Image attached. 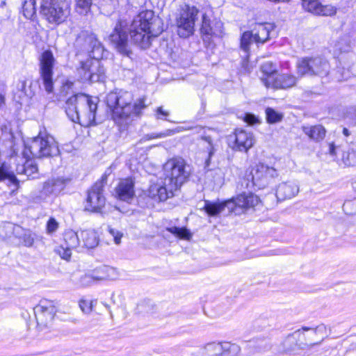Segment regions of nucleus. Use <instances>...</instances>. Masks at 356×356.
I'll return each mask as SVG.
<instances>
[{"mask_svg": "<svg viewBox=\"0 0 356 356\" xmlns=\"http://www.w3.org/2000/svg\"><path fill=\"white\" fill-rule=\"evenodd\" d=\"M74 49L76 56L86 55L88 58L80 62L77 72L83 82H98L104 79L105 70L100 59L103 57L104 47L96 35L88 31H81L76 37Z\"/></svg>", "mask_w": 356, "mask_h": 356, "instance_id": "nucleus-1", "label": "nucleus"}, {"mask_svg": "<svg viewBox=\"0 0 356 356\" xmlns=\"http://www.w3.org/2000/svg\"><path fill=\"white\" fill-rule=\"evenodd\" d=\"M132 100L131 92L122 90L111 92L106 96V102L112 112V118L121 130L127 129L147 107L145 97L137 99L134 104Z\"/></svg>", "mask_w": 356, "mask_h": 356, "instance_id": "nucleus-2", "label": "nucleus"}, {"mask_svg": "<svg viewBox=\"0 0 356 356\" xmlns=\"http://www.w3.org/2000/svg\"><path fill=\"white\" fill-rule=\"evenodd\" d=\"M191 167L180 157L172 158L163 165L164 177L159 184L150 188L152 197H157L159 201H165L174 196L181 186L188 179Z\"/></svg>", "mask_w": 356, "mask_h": 356, "instance_id": "nucleus-3", "label": "nucleus"}, {"mask_svg": "<svg viewBox=\"0 0 356 356\" xmlns=\"http://www.w3.org/2000/svg\"><path fill=\"white\" fill-rule=\"evenodd\" d=\"M59 153L58 143L53 136L39 134L30 142L24 143L22 155L26 159V161L23 165H17V173L25 175L28 178L35 179L37 177L38 170L37 164L31 158L55 156Z\"/></svg>", "mask_w": 356, "mask_h": 356, "instance_id": "nucleus-4", "label": "nucleus"}, {"mask_svg": "<svg viewBox=\"0 0 356 356\" xmlns=\"http://www.w3.org/2000/svg\"><path fill=\"white\" fill-rule=\"evenodd\" d=\"M131 41L141 49H147L152 38L163 32L161 19L152 10L140 12L132 21L129 29Z\"/></svg>", "mask_w": 356, "mask_h": 356, "instance_id": "nucleus-5", "label": "nucleus"}, {"mask_svg": "<svg viewBox=\"0 0 356 356\" xmlns=\"http://www.w3.org/2000/svg\"><path fill=\"white\" fill-rule=\"evenodd\" d=\"M65 113L70 120L83 127H89L95 121L97 99L85 94L70 97L65 102Z\"/></svg>", "mask_w": 356, "mask_h": 356, "instance_id": "nucleus-6", "label": "nucleus"}, {"mask_svg": "<svg viewBox=\"0 0 356 356\" xmlns=\"http://www.w3.org/2000/svg\"><path fill=\"white\" fill-rule=\"evenodd\" d=\"M329 62L322 57H305L298 60L296 73L302 76L325 77L330 73Z\"/></svg>", "mask_w": 356, "mask_h": 356, "instance_id": "nucleus-7", "label": "nucleus"}, {"mask_svg": "<svg viewBox=\"0 0 356 356\" xmlns=\"http://www.w3.org/2000/svg\"><path fill=\"white\" fill-rule=\"evenodd\" d=\"M275 25L271 23L256 24L250 31L244 32L241 37V49L248 53L250 45L254 42L257 45L263 44L270 38L275 29Z\"/></svg>", "mask_w": 356, "mask_h": 356, "instance_id": "nucleus-8", "label": "nucleus"}, {"mask_svg": "<svg viewBox=\"0 0 356 356\" xmlns=\"http://www.w3.org/2000/svg\"><path fill=\"white\" fill-rule=\"evenodd\" d=\"M40 13L49 23L60 24L67 19L70 10L61 0H40Z\"/></svg>", "mask_w": 356, "mask_h": 356, "instance_id": "nucleus-9", "label": "nucleus"}, {"mask_svg": "<svg viewBox=\"0 0 356 356\" xmlns=\"http://www.w3.org/2000/svg\"><path fill=\"white\" fill-rule=\"evenodd\" d=\"M107 180V171L102 179L91 187L88 191L85 204V210L90 212H101L106 204V198L103 195L104 185Z\"/></svg>", "mask_w": 356, "mask_h": 356, "instance_id": "nucleus-10", "label": "nucleus"}, {"mask_svg": "<svg viewBox=\"0 0 356 356\" xmlns=\"http://www.w3.org/2000/svg\"><path fill=\"white\" fill-rule=\"evenodd\" d=\"M127 31V23L122 20H119L113 33L110 35L109 39L111 44L120 54L131 58L133 52L129 44Z\"/></svg>", "mask_w": 356, "mask_h": 356, "instance_id": "nucleus-11", "label": "nucleus"}, {"mask_svg": "<svg viewBox=\"0 0 356 356\" xmlns=\"http://www.w3.org/2000/svg\"><path fill=\"white\" fill-rule=\"evenodd\" d=\"M198 13L196 7L188 5L181 10L179 17L177 19V33L181 38H186L193 34Z\"/></svg>", "mask_w": 356, "mask_h": 356, "instance_id": "nucleus-12", "label": "nucleus"}, {"mask_svg": "<svg viewBox=\"0 0 356 356\" xmlns=\"http://www.w3.org/2000/svg\"><path fill=\"white\" fill-rule=\"evenodd\" d=\"M278 176L276 169L263 163L257 165L251 171L248 177L251 178L252 186L258 189L265 188L270 179ZM249 179V178H248Z\"/></svg>", "mask_w": 356, "mask_h": 356, "instance_id": "nucleus-13", "label": "nucleus"}, {"mask_svg": "<svg viewBox=\"0 0 356 356\" xmlns=\"http://www.w3.org/2000/svg\"><path fill=\"white\" fill-rule=\"evenodd\" d=\"M54 58L51 51H44L40 61V77L45 90L50 93L53 91L54 83L52 80Z\"/></svg>", "mask_w": 356, "mask_h": 356, "instance_id": "nucleus-14", "label": "nucleus"}, {"mask_svg": "<svg viewBox=\"0 0 356 356\" xmlns=\"http://www.w3.org/2000/svg\"><path fill=\"white\" fill-rule=\"evenodd\" d=\"M240 347L229 342L209 343L202 349V356H237Z\"/></svg>", "mask_w": 356, "mask_h": 356, "instance_id": "nucleus-15", "label": "nucleus"}, {"mask_svg": "<svg viewBox=\"0 0 356 356\" xmlns=\"http://www.w3.org/2000/svg\"><path fill=\"white\" fill-rule=\"evenodd\" d=\"M33 311L38 325L47 327L54 318L56 307L54 301L44 299L33 308Z\"/></svg>", "mask_w": 356, "mask_h": 356, "instance_id": "nucleus-16", "label": "nucleus"}, {"mask_svg": "<svg viewBox=\"0 0 356 356\" xmlns=\"http://www.w3.org/2000/svg\"><path fill=\"white\" fill-rule=\"evenodd\" d=\"M202 38L204 43L209 44L213 37H221L223 33V24L221 21H211L206 14L202 15L200 29Z\"/></svg>", "mask_w": 356, "mask_h": 356, "instance_id": "nucleus-17", "label": "nucleus"}, {"mask_svg": "<svg viewBox=\"0 0 356 356\" xmlns=\"http://www.w3.org/2000/svg\"><path fill=\"white\" fill-rule=\"evenodd\" d=\"M233 142L232 148L234 150L247 152L255 143L254 134L244 129H237L233 136H230Z\"/></svg>", "mask_w": 356, "mask_h": 356, "instance_id": "nucleus-18", "label": "nucleus"}, {"mask_svg": "<svg viewBox=\"0 0 356 356\" xmlns=\"http://www.w3.org/2000/svg\"><path fill=\"white\" fill-rule=\"evenodd\" d=\"M80 244L79 236L73 230L66 231L64 234V243L56 250L57 253L63 259L68 260L72 255V250L76 248Z\"/></svg>", "mask_w": 356, "mask_h": 356, "instance_id": "nucleus-19", "label": "nucleus"}, {"mask_svg": "<svg viewBox=\"0 0 356 356\" xmlns=\"http://www.w3.org/2000/svg\"><path fill=\"white\" fill-rule=\"evenodd\" d=\"M135 181L132 177L120 179L115 187L116 197L127 202H130L135 196Z\"/></svg>", "mask_w": 356, "mask_h": 356, "instance_id": "nucleus-20", "label": "nucleus"}, {"mask_svg": "<svg viewBox=\"0 0 356 356\" xmlns=\"http://www.w3.org/2000/svg\"><path fill=\"white\" fill-rule=\"evenodd\" d=\"M302 333L301 330H298L294 332L289 334L281 343L280 351L283 353H291L297 350L305 349L307 343L298 342Z\"/></svg>", "mask_w": 356, "mask_h": 356, "instance_id": "nucleus-21", "label": "nucleus"}, {"mask_svg": "<svg viewBox=\"0 0 356 356\" xmlns=\"http://www.w3.org/2000/svg\"><path fill=\"white\" fill-rule=\"evenodd\" d=\"M304 10L316 15L323 16H332L336 14L337 9L331 6H323L318 0H301Z\"/></svg>", "mask_w": 356, "mask_h": 356, "instance_id": "nucleus-22", "label": "nucleus"}, {"mask_svg": "<svg viewBox=\"0 0 356 356\" xmlns=\"http://www.w3.org/2000/svg\"><path fill=\"white\" fill-rule=\"evenodd\" d=\"M232 200L234 203V211L232 212L235 214H240L241 212L243 211V209L255 207L259 201V197L251 193H243Z\"/></svg>", "mask_w": 356, "mask_h": 356, "instance_id": "nucleus-23", "label": "nucleus"}, {"mask_svg": "<svg viewBox=\"0 0 356 356\" xmlns=\"http://www.w3.org/2000/svg\"><path fill=\"white\" fill-rule=\"evenodd\" d=\"M297 77L291 74L282 73L277 74L275 79L269 78L266 81L267 88L286 89L296 85Z\"/></svg>", "mask_w": 356, "mask_h": 356, "instance_id": "nucleus-24", "label": "nucleus"}, {"mask_svg": "<svg viewBox=\"0 0 356 356\" xmlns=\"http://www.w3.org/2000/svg\"><path fill=\"white\" fill-rule=\"evenodd\" d=\"M299 192V185L296 181L280 183L276 190V197L279 201H284L295 197Z\"/></svg>", "mask_w": 356, "mask_h": 356, "instance_id": "nucleus-25", "label": "nucleus"}, {"mask_svg": "<svg viewBox=\"0 0 356 356\" xmlns=\"http://www.w3.org/2000/svg\"><path fill=\"white\" fill-rule=\"evenodd\" d=\"M35 241V234L30 230L17 225L13 239L16 245H23L27 248L32 247Z\"/></svg>", "mask_w": 356, "mask_h": 356, "instance_id": "nucleus-26", "label": "nucleus"}, {"mask_svg": "<svg viewBox=\"0 0 356 356\" xmlns=\"http://www.w3.org/2000/svg\"><path fill=\"white\" fill-rule=\"evenodd\" d=\"M226 209L228 213H233L232 211H234V203L232 202V200H229L221 203L206 200L204 202V209L211 216H217Z\"/></svg>", "mask_w": 356, "mask_h": 356, "instance_id": "nucleus-27", "label": "nucleus"}, {"mask_svg": "<svg viewBox=\"0 0 356 356\" xmlns=\"http://www.w3.org/2000/svg\"><path fill=\"white\" fill-rule=\"evenodd\" d=\"M302 131L310 139L315 141L322 140L325 136V128L320 124L314 126H303Z\"/></svg>", "mask_w": 356, "mask_h": 356, "instance_id": "nucleus-28", "label": "nucleus"}, {"mask_svg": "<svg viewBox=\"0 0 356 356\" xmlns=\"http://www.w3.org/2000/svg\"><path fill=\"white\" fill-rule=\"evenodd\" d=\"M84 246L88 248H94L99 243L97 233L94 230H83L80 235Z\"/></svg>", "mask_w": 356, "mask_h": 356, "instance_id": "nucleus-29", "label": "nucleus"}, {"mask_svg": "<svg viewBox=\"0 0 356 356\" xmlns=\"http://www.w3.org/2000/svg\"><path fill=\"white\" fill-rule=\"evenodd\" d=\"M261 71L263 76L261 77V82L266 86V81L270 77L275 79L277 76L276 65L270 61L265 62L261 66Z\"/></svg>", "mask_w": 356, "mask_h": 356, "instance_id": "nucleus-30", "label": "nucleus"}, {"mask_svg": "<svg viewBox=\"0 0 356 356\" xmlns=\"http://www.w3.org/2000/svg\"><path fill=\"white\" fill-rule=\"evenodd\" d=\"M17 225L11 222H3L0 225V238L13 241Z\"/></svg>", "mask_w": 356, "mask_h": 356, "instance_id": "nucleus-31", "label": "nucleus"}, {"mask_svg": "<svg viewBox=\"0 0 356 356\" xmlns=\"http://www.w3.org/2000/svg\"><path fill=\"white\" fill-rule=\"evenodd\" d=\"M37 0H22V13L26 19H32L36 14Z\"/></svg>", "mask_w": 356, "mask_h": 356, "instance_id": "nucleus-32", "label": "nucleus"}, {"mask_svg": "<svg viewBox=\"0 0 356 356\" xmlns=\"http://www.w3.org/2000/svg\"><path fill=\"white\" fill-rule=\"evenodd\" d=\"M341 160L346 166L356 165V145L350 147L347 151L342 154Z\"/></svg>", "mask_w": 356, "mask_h": 356, "instance_id": "nucleus-33", "label": "nucleus"}, {"mask_svg": "<svg viewBox=\"0 0 356 356\" xmlns=\"http://www.w3.org/2000/svg\"><path fill=\"white\" fill-rule=\"evenodd\" d=\"M167 231H168L170 233L172 234L177 238L180 239L184 240H190L192 238V234L187 228L183 227H168Z\"/></svg>", "mask_w": 356, "mask_h": 356, "instance_id": "nucleus-34", "label": "nucleus"}, {"mask_svg": "<svg viewBox=\"0 0 356 356\" xmlns=\"http://www.w3.org/2000/svg\"><path fill=\"white\" fill-rule=\"evenodd\" d=\"M8 179L12 184L17 185L19 181L13 172L9 170L8 167L6 164L0 166V182Z\"/></svg>", "mask_w": 356, "mask_h": 356, "instance_id": "nucleus-35", "label": "nucleus"}, {"mask_svg": "<svg viewBox=\"0 0 356 356\" xmlns=\"http://www.w3.org/2000/svg\"><path fill=\"white\" fill-rule=\"evenodd\" d=\"M76 11L80 15H86L90 10L92 0H75Z\"/></svg>", "mask_w": 356, "mask_h": 356, "instance_id": "nucleus-36", "label": "nucleus"}, {"mask_svg": "<svg viewBox=\"0 0 356 356\" xmlns=\"http://www.w3.org/2000/svg\"><path fill=\"white\" fill-rule=\"evenodd\" d=\"M266 120L269 124H275L279 122L283 119V114L276 111L272 108L266 109Z\"/></svg>", "mask_w": 356, "mask_h": 356, "instance_id": "nucleus-37", "label": "nucleus"}, {"mask_svg": "<svg viewBox=\"0 0 356 356\" xmlns=\"http://www.w3.org/2000/svg\"><path fill=\"white\" fill-rule=\"evenodd\" d=\"M50 180L54 185V191H56L57 194L62 191L69 182V179H64L63 177L52 178L50 179Z\"/></svg>", "mask_w": 356, "mask_h": 356, "instance_id": "nucleus-38", "label": "nucleus"}, {"mask_svg": "<svg viewBox=\"0 0 356 356\" xmlns=\"http://www.w3.org/2000/svg\"><path fill=\"white\" fill-rule=\"evenodd\" d=\"M94 303L96 304L97 300H81L79 307L84 313L88 314L92 311Z\"/></svg>", "mask_w": 356, "mask_h": 356, "instance_id": "nucleus-39", "label": "nucleus"}, {"mask_svg": "<svg viewBox=\"0 0 356 356\" xmlns=\"http://www.w3.org/2000/svg\"><path fill=\"white\" fill-rule=\"evenodd\" d=\"M173 131H168V129L165 130L163 132L161 133H152L149 134H147L144 136V139L145 140H152V139H156V138H162L167 136H172Z\"/></svg>", "mask_w": 356, "mask_h": 356, "instance_id": "nucleus-40", "label": "nucleus"}, {"mask_svg": "<svg viewBox=\"0 0 356 356\" xmlns=\"http://www.w3.org/2000/svg\"><path fill=\"white\" fill-rule=\"evenodd\" d=\"M202 139L207 142L209 144V147H207V150L209 152V158L206 161V165L208 166L209 163L210 158L212 156V155L214 154L215 149L213 145V140L210 136H203L202 137Z\"/></svg>", "mask_w": 356, "mask_h": 356, "instance_id": "nucleus-41", "label": "nucleus"}, {"mask_svg": "<svg viewBox=\"0 0 356 356\" xmlns=\"http://www.w3.org/2000/svg\"><path fill=\"white\" fill-rule=\"evenodd\" d=\"M345 120L351 125H356V108L352 107L350 108L346 115Z\"/></svg>", "mask_w": 356, "mask_h": 356, "instance_id": "nucleus-42", "label": "nucleus"}, {"mask_svg": "<svg viewBox=\"0 0 356 356\" xmlns=\"http://www.w3.org/2000/svg\"><path fill=\"white\" fill-rule=\"evenodd\" d=\"M58 228V222L54 218H50L47 222V233L51 234L54 233Z\"/></svg>", "mask_w": 356, "mask_h": 356, "instance_id": "nucleus-43", "label": "nucleus"}, {"mask_svg": "<svg viewBox=\"0 0 356 356\" xmlns=\"http://www.w3.org/2000/svg\"><path fill=\"white\" fill-rule=\"evenodd\" d=\"M154 115L157 120H168L167 118L170 115V112L165 110L163 106H159L155 110Z\"/></svg>", "mask_w": 356, "mask_h": 356, "instance_id": "nucleus-44", "label": "nucleus"}, {"mask_svg": "<svg viewBox=\"0 0 356 356\" xmlns=\"http://www.w3.org/2000/svg\"><path fill=\"white\" fill-rule=\"evenodd\" d=\"M108 231L109 234L113 237L115 243L118 245L120 244L123 235L122 233L110 226L108 227Z\"/></svg>", "mask_w": 356, "mask_h": 356, "instance_id": "nucleus-45", "label": "nucleus"}, {"mask_svg": "<svg viewBox=\"0 0 356 356\" xmlns=\"http://www.w3.org/2000/svg\"><path fill=\"white\" fill-rule=\"evenodd\" d=\"M243 120L248 125H254L260 123L259 119L256 115L249 113L245 114Z\"/></svg>", "mask_w": 356, "mask_h": 356, "instance_id": "nucleus-46", "label": "nucleus"}, {"mask_svg": "<svg viewBox=\"0 0 356 356\" xmlns=\"http://www.w3.org/2000/svg\"><path fill=\"white\" fill-rule=\"evenodd\" d=\"M42 191L46 195L57 194L50 179L44 183Z\"/></svg>", "mask_w": 356, "mask_h": 356, "instance_id": "nucleus-47", "label": "nucleus"}, {"mask_svg": "<svg viewBox=\"0 0 356 356\" xmlns=\"http://www.w3.org/2000/svg\"><path fill=\"white\" fill-rule=\"evenodd\" d=\"M106 1H107V0H102L101 6L103 7V6H106V3H104V2L106 3ZM118 5V0H110V3L108 5L109 9L114 10Z\"/></svg>", "mask_w": 356, "mask_h": 356, "instance_id": "nucleus-48", "label": "nucleus"}, {"mask_svg": "<svg viewBox=\"0 0 356 356\" xmlns=\"http://www.w3.org/2000/svg\"><path fill=\"white\" fill-rule=\"evenodd\" d=\"M257 351L264 350L267 348L266 341L265 340H260L256 346Z\"/></svg>", "mask_w": 356, "mask_h": 356, "instance_id": "nucleus-49", "label": "nucleus"}, {"mask_svg": "<svg viewBox=\"0 0 356 356\" xmlns=\"http://www.w3.org/2000/svg\"><path fill=\"white\" fill-rule=\"evenodd\" d=\"M192 127H184V126H181V127H178L174 129H168V131H173V135L176 133H179L180 131H186V130H190L191 129Z\"/></svg>", "mask_w": 356, "mask_h": 356, "instance_id": "nucleus-50", "label": "nucleus"}, {"mask_svg": "<svg viewBox=\"0 0 356 356\" xmlns=\"http://www.w3.org/2000/svg\"><path fill=\"white\" fill-rule=\"evenodd\" d=\"M335 150H336L335 146L333 144H331L330 145V149H329L330 154L332 155H335L336 154Z\"/></svg>", "mask_w": 356, "mask_h": 356, "instance_id": "nucleus-51", "label": "nucleus"}, {"mask_svg": "<svg viewBox=\"0 0 356 356\" xmlns=\"http://www.w3.org/2000/svg\"><path fill=\"white\" fill-rule=\"evenodd\" d=\"M343 134L345 136L348 137V136H350V133L349 130H348L347 128L344 127V128L343 129Z\"/></svg>", "mask_w": 356, "mask_h": 356, "instance_id": "nucleus-52", "label": "nucleus"}, {"mask_svg": "<svg viewBox=\"0 0 356 356\" xmlns=\"http://www.w3.org/2000/svg\"><path fill=\"white\" fill-rule=\"evenodd\" d=\"M5 104V98L4 96L2 95H0V108L4 105Z\"/></svg>", "mask_w": 356, "mask_h": 356, "instance_id": "nucleus-53", "label": "nucleus"}, {"mask_svg": "<svg viewBox=\"0 0 356 356\" xmlns=\"http://www.w3.org/2000/svg\"><path fill=\"white\" fill-rule=\"evenodd\" d=\"M323 327H321V326H318L317 327H316L314 330H313V332L314 334H317L318 332H320Z\"/></svg>", "mask_w": 356, "mask_h": 356, "instance_id": "nucleus-54", "label": "nucleus"}, {"mask_svg": "<svg viewBox=\"0 0 356 356\" xmlns=\"http://www.w3.org/2000/svg\"><path fill=\"white\" fill-rule=\"evenodd\" d=\"M309 330H311V329H310V327H302V330H303V331H308Z\"/></svg>", "mask_w": 356, "mask_h": 356, "instance_id": "nucleus-55", "label": "nucleus"}, {"mask_svg": "<svg viewBox=\"0 0 356 356\" xmlns=\"http://www.w3.org/2000/svg\"><path fill=\"white\" fill-rule=\"evenodd\" d=\"M17 154V152H15V149H14V147H13V154H11L12 156H15Z\"/></svg>", "mask_w": 356, "mask_h": 356, "instance_id": "nucleus-56", "label": "nucleus"}, {"mask_svg": "<svg viewBox=\"0 0 356 356\" xmlns=\"http://www.w3.org/2000/svg\"><path fill=\"white\" fill-rule=\"evenodd\" d=\"M323 341V339H322L321 341L318 342V343H311V344H310V346H314V345H315V344H320V343H321V341Z\"/></svg>", "mask_w": 356, "mask_h": 356, "instance_id": "nucleus-57", "label": "nucleus"}, {"mask_svg": "<svg viewBox=\"0 0 356 356\" xmlns=\"http://www.w3.org/2000/svg\"><path fill=\"white\" fill-rule=\"evenodd\" d=\"M249 346L250 348L254 347V346L253 345V342H252V341L250 343Z\"/></svg>", "mask_w": 356, "mask_h": 356, "instance_id": "nucleus-58", "label": "nucleus"}]
</instances>
